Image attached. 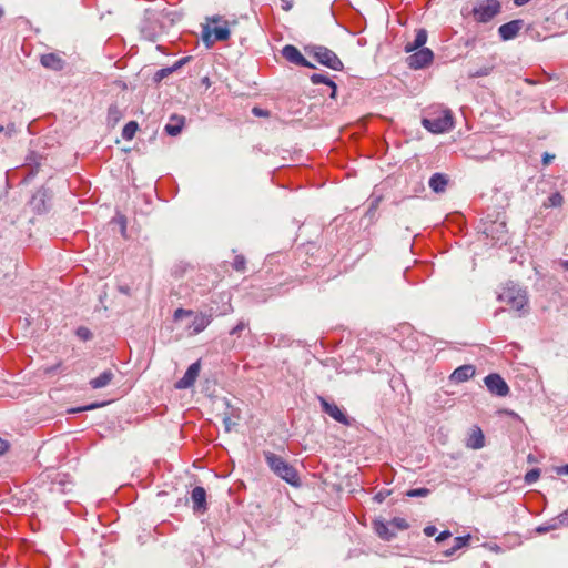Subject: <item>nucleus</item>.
Listing matches in <instances>:
<instances>
[{
	"label": "nucleus",
	"instance_id": "obj_1",
	"mask_svg": "<svg viewBox=\"0 0 568 568\" xmlns=\"http://www.w3.org/2000/svg\"><path fill=\"white\" fill-rule=\"evenodd\" d=\"M230 23L222 16L206 17V23L202 26V40L207 48L216 41H226L230 36Z\"/></svg>",
	"mask_w": 568,
	"mask_h": 568
},
{
	"label": "nucleus",
	"instance_id": "obj_36",
	"mask_svg": "<svg viewBox=\"0 0 568 568\" xmlns=\"http://www.w3.org/2000/svg\"><path fill=\"white\" fill-rule=\"evenodd\" d=\"M247 327V323L240 321L236 326L230 331V335H239L243 329Z\"/></svg>",
	"mask_w": 568,
	"mask_h": 568
},
{
	"label": "nucleus",
	"instance_id": "obj_53",
	"mask_svg": "<svg viewBox=\"0 0 568 568\" xmlns=\"http://www.w3.org/2000/svg\"><path fill=\"white\" fill-rule=\"evenodd\" d=\"M253 113H254V114H256V115H264V114H265V113H264V111H262V110H261V109H258V108H254V109H253Z\"/></svg>",
	"mask_w": 568,
	"mask_h": 568
},
{
	"label": "nucleus",
	"instance_id": "obj_18",
	"mask_svg": "<svg viewBox=\"0 0 568 568\" xmlns=\"http://www.w3.org/2000/svg\"><path fill=\"white\" fill-rule=\"evenodd\" d=\"M448 180L445 174L434 173L429 179V187L435 193H442L447 186Z\"/></svg>",
	"mask_w": 568,
	"mask_h": 568
},
{
	"label": "nucleus",
	"instance_id": "obj_30",
	"mask_svg": "<svg viewBox=\"0 0 568 568\" xmlns=\"http://www.w3.org/2000/svg\"><path fill=\"white\" fill-rule=\"evenodd\" d=\"M246 265V260L243 255H236L233 261V268L237 272H244Z\"/></svg>",
	"mask_w": 568,
	"mask_h": 568
},
{
	"label": "nucleus",
	"instance_id": "obj_19",
	"mask_svg": "<svg viewBox=\"0 0 568 568\" xmlns=\"http://www.w3.org/2000/svg\"><path fill=\"white\" fill-rule=\"evenodd\" d=\"M114 374L112 371L108 369L102 372L98 377L90 381V386L93 389H99L108 386L113 379Z\"/></svg>",
	"mask_w": 568,
	"mask_h": 568
},
{
	"label": "nucleus",
	"instance_id": "obj_46",
	"mask_svg": "<svg viewBox=\"0 0 568 568\" xmlns=\"http://www.w3.org/2000/svg\"><path fill=\"white\" fill-rule=\"evenodd\" d=\"M9 448L7 440L0 438V455L4 454Z\"/></svg>",
	"mask_w": 568,
	"mask_h": 568
},
{
	"label": "nucleus",
	"instance_id": "obj_31",
	"mask_svg": "<svg viewBox=\"0 0 568 568\" xmlns=\"http://www.w3.org/2000/svg\"><path fill=\"white\" fill-rule=\"evenodd\" d=\"M429 493H430V490L428 488H415V489H409L406 493V496H408V497H426L429 495Z\"/></svg>",
	"mask_w": 568,
	"mask_h": 568
},
{
	"label": "nucleus",
	"instance_id": "obj_34",
	"mask_svg": "<svg viewBox=\"0 0 568 568\" xmlns=\"http://www.w3.org/2000/svg\"><path fill=\"white\" fill-rule=\"evenodd\" d=\"M557 528H558L557 521H556V523H554V521H552V524H550V525H541V526H538V527L536 528V531H537L538 534H546V532H548V531H550V530H554V529H557Z\"/></svg>",
	"mask_w": 568,
	"mask_h": 568
},
{
	"label": "nucleus",
	"instance_id": "obj_17",
	"mask_svg": "<svg viewBox=\"0 0 568 568\" xmlns=\"http://www.w3.org/2000/svg\"><path fill=\"white\" fill-rule=\"evenodd\" d=\"M41 64L51 70H62L64 61L55 53H47L41 57Z\"/></svg>",
	"mask_w": 568,
	"mask_h": 568
},
{
	"label": "nucleus",
	"instance_id": "obj_52",
	"mask_svg": "<svg viewBox=\"0 0 568 568\" xmlns=\"http://www.w3.org/2000/svg\"><path fill=\"white\" fill-rule=\"evenodd\" d=\"M560 266L568 272V260H561Z\"/></svg>",
	"mask_w": 568,
	"mask_h": 568
},
{
	"label": "nucleus",
	"instance_id": "obj_40",
	"mask_svg": "<svg viewBox=\"0 0 568 568\" xmlns=\"http://www.w3.org/2000/svg\"><path fill=\"white\" fill-rule=\"evenodd\" d=\"M452 536V532L449 530H444L442 531L436 538H435V541L436 542H442L444 541L445 539L449 538Z\"/></svg>",
	"mask_w": 568,
	"mask_h": 568
},
{
	"label": "nucleus",
	"instance_id": "obj_23",
	"mask_svg": "<svg viewBox=\"0 0 568 568\" xmlns=\"http://www.w3.org/2000/svg\"><path fill=\"white\" fill-rule=\"evenodd\" d=\"M138 129H139V125L135 121L128 122L122 130V138L128 141L132 140L134 138Z\"/></svg>",
	"mask_w": 568,
	"mask_h": 568
},
{
	"label": "nucleus",
	"instance_id": "obj_26",
	"mask_svg": "<svg viewBox=\"0 0 568 568\" xmlns=\"http://www.w3.org/2000/svg\"><path fill=\"white\" fill-rule=\"evenodd\" d=\"M388 523L390 524L392 529H394L395 532L396 530H406L409 527L408 523L400 517H395Z\"/></svg>",
	"mask_w": 568,
	"mask_h": 568
},
{
	"label": "nucleus",
	"instance_id": "obj_41",
	"mask_svg": "<svg viewBox=\"0 0 568 568\" xmlns=\"http://www.w3.org/2000/svg\"><path fill=\"white\" fill-rule=\"evenodd\" d=\"M436 532H437V528H436L435 526L429 525V526H426V527L424 528V534H425L427 537H433V536H435V535H436Z\"/></svg>",
	"mask_w": 568,
	"mask_h": 568
},
{
	"label": "nucleus",
	"instance_id": "obj_43",
	"mask_svg": "<svg viewBox=\"0 0 568 568\" xmlns=\"http://www.w3.org/2000/svg\"><path fill=\"white\" fill-rule=\"evenodd\" d=\"M119 115H120V112H119L118 108L115 105H111L109 108V118L114 116V119L116 120L119 118Z\"/></svg>",
	"mask_w": 568,
	"mask_h": 568
},
{
	"label": "nucleus",
	"instance_id": "obj_56",
	"mask_svg": "<svg viewBox=\"0 0 568 568\" xmlns=\"http://www.w3.org/2000/svg\"><path fill=\"white\" fill-rule=\"evenodd\" d=\"M335 95H336V91H334V88H332L331 98H335Z\"/></svg>",
	"mask_w": 568,
	"mask_h": 568
},
{
	"label": "nucleus",
	"instance_id": "obj_3",
	"mask_svg": "<svg viewBox=\"0 0 568 568\" xmlns=\"http://www.w3.org/2000/svg\"><path fill=\"white\" fill-rule=\"evenodd\" d=\"M305 51L312 55L318 63L335 70L341 71L343 69V62L336 55L334 51L323 45H307Z\"/></svg>",
	"mask_w": 568,
	"mask_h": 568
},
{
	"label": "nucleus",
	"instance_id": "obj_21",
	"mask_svg": "<svg viewBox=\"0 0 568 568\" xmlns=\"http://www.w3.org/2000/svg\"><path fill=\"white\" fill-rule=\"evenodd\" d=\"M427 41V32L426 30L424 29H419L415 36V39L413 42H408L406 45H405V51L406 52H412V51H416L417 49L419 48H423V45L426 43Z\"/></svg>",
	"mask_w": 568,
	"mask_h": 568
},
{
	"label": "nucleus",
	"instance_id": "obj_38",
	"mask_svg": "<svg viewBox=\"0 0 568 568\" xmlns=\"http://www.w3.org/2000/svg\"><path fill=\"white\" fill-rule=\"evenodd\" d=\"M44 197H45V192L43 190H39L33 195L32 201H33V203L41 202L42 204H44Z\"/></svg>",
	"mask_w": 568,
	"mask_h": 568
},
{
	"label": "nucleus",
	"instance_id": "obj_13",
	"mask_svg": "<svg viewBox=\"0 0 568 568\" xmlns=\"http://www.w3.org/2000/svg\"><path fill=\"white\" fill-rule=\"evenodd\" d=\"M191 499L193 503V509L197 513H204L207 509L206 505V491L203 487H195L191 493Z\"/></svg>",
	"mask_w": 568,
	"mask_h": 568
},
{
	"label": "nucleus",
	"instance_id": "obj_35",
	"mask_svg": "<svg viewBox=\"0 0 568 568\" xmlns=\"http://www.w3.org/2000/svg\"><path fill=\"white\" fill-rule=\"evenodd\" d=\"M103 404L94 403V404H90V405H87V406L73 408V409L70 410V413H80V412H84V410H91V409H95V408H98V407H100Z\"/></svg>",
	"mask_w": 568,
	"mask_h": 568
},
{
	"label": "nucleus",
	"instance_id": "obj_57",
	"mask_svg": "<svg viewBox=\"0 0 568 568\" xmlns=\"http://www.w3.org/2000/svg\"><path fill=\"white\" fill-rule=\"evenodd\" d=\"M4 131V126L0 124V133Z\"/></svg>",
	"mask_w": 568,
	"mask_h": 568
},
{
	"label": "nucleus",
	"instance_id": "obj_33",
	"mask_svg": "<svg viewBox=\"0 0 568 568\" xmlns=\"http://www.w3.org/2000/svg\"><path fill=\"white\" fill-rule=\"evenodd\" d=\"M552 521H557L558 528L560 526H568V509L561 513L557 518H554Z\"/></svg>",
	"mask_w": 568,
	"mask_h": 568
},
{
	"label": "nucleus",
	"instance_id": "obj_15",
	"mask_svg": "<svg viewBox=\"0 0 568 568\" xmlns=\"http://www.w3.org/2000/svg\"><path fill=\"white\" fill-rule=\"evenodd\" d=\"M475 374L473 365H463L457 367L450 375V381L455 383H463L471 378Z\"/></svg>",
	"mask_w": 568,
	"mask_h": 568
},
{
	"label": "nucleus",
	"instance_id": "obj_2",
	"mask_svg": "<svg viewBox=\"0 0 568 568\" xmlns=\"http://www.w3.org/2000/svg\"><path fill=\"white\" fill-rule=\"evenodd\" d=\"M263 456L265 458L267 466L276 476H278L280 478H282L292 486L300 485V476L297 470L286 460H284L283 457L272 452H263Z\"/></svg>",
	"mask_w": 568,
	"mask_h": 568
},
{
	"label": "nucleus",
	"instance_id": "obj_12",
	"mask_svg": "<svg viewBox=\"0 0 568 568\" xmlns=\"http://www.w3.org/2000/svg\"><path fill=\"white\" fill-rule=\"evenodd\" d=\"M524 26V21L520 19L511 20L499 27L498 33L504 41L514 39Z\"/></svg>",
	"mask_w": 568,
	"mask_h": 568
},
{
	"label": "nucleus",
	"instance_id": "obj_20",
	"mask_svg": "<svg viewBox=\"0 0 568 568\" xmlns=\"http://www.w3.org/2000/svg\"><path fill=\"white\" fill-rule=\"evenodd\" d=\"M183 125L184 118L172 115L170 119V123L165 125L164 130L169 135L176 136L179 133H181Z\"/></svg>",
	"mask_w": 568,
	"mask_h": 568
},
{
	"label": "nucleus",
	"instance_id": "obj_55",
	"mask_svg": "<svg viewBox=\"0 0 568 568\" xmlns=\"http://www.w3.org/2000/svg\"><path fill=\"white\" fill-rule=\"evenodd\" d=\"M3 14H4V10L2 7H0V19L3 17Z\"/></svg>",
	"mask_w": 568,
	"mask_h": 568
},
{
	"label": "nucleus",
	"instance_id": "obj_8",
	"mask_svg": "<svg viewBox=\"0 0 568 568\" xmlns=\"http://www.w3.org/2000/svg\"><path fill=\"white\" fill-rule=\"evenodd\" d=\"M282 55L285 60H287L288 62H291L295 65L305 67V68H310V69L315 68V65L313 63H311L308 60H306L303 57V54L300 52V50L292 44H286L283 47Z\"/></svg>",
	"mask_w": 568,
	"mask_h": 568
},
{
	"label": "nucleus",
	"instance_id": "obj_32",
	"mask_svg": "<svg viewBox=\"0 0 568 568\" xmlns=\"http://www.w3.org/2000/svg\"><path fill=\"white\" fill-rule=\"evenodd\" d=\"M77 336L82 341H89L92 338V333L89 328L80 326L75 331Z\"/></svg>",
	"mask_w": 568,
	"mask_h": 568
},
{
	"label": "nucleus",
	"instance_id": "obj_11",
	"mask_svg": "<svg viewBox=\"0 0 568 568\" xmlns=\"http://www.w3.org/2000/svg\"><path fill=\"white\" fill-rule=\"evenodd\" d=\"M320 403L323 412L329 415L333 419L343 425L351 424L346 414L336 404L329 403L324 397H320Z\"/></svg>",
	"mask_w": 568,
	"mask_h": 568
},
{
	"label": "nucleus",
	"instance_id": "obj_22",
	"mask_svg": "<svg viewBox=\"0 0 568 568\" xmlns=\"http://www.w3.org/2000/svg\"><path fill=\"white\" fill-rule=\"evenodd\" d=\"M211 323V316L205 314H199L194 317L191 327L194 334H199L204 331L207 325Z\"/></svg>",
	"mask_w": 568,
	"mask_h": 568
},
{
	"label": "nucleus",
	"instance_id": "obj_25",
	"mask_svg": "<svg viewBox=\"0 0 568 568\" xmlns=\"http://www.w3.org/2000/svg\"><path fill=\"white\" fill-rule=\"evenodd\" d=\"M311 81L314 84H320V83L327 84L328 87L334 88V91H337V87H336L335 82H333L325 74L314 73L311 75Z\"/></svg>",
	"mask_w": 568,
	"mask_h": 568
},
{
	"label": "nucleus",
	"instance_id": "obj_47",
	"mask_svg": "<svg viewBox=\"0 0 568 568\" xmlns=\"http://www.w3.org/2000/svg\"><path fill=\"white\" fill-rule=\"evenodd\" d=\"M281 2L283 10L288 11L292 9L293 3L291 0H281Z\"/></svg>",
	"mask_w": 568,
	"mask_h": 568
},
{
	"label": "nucleus",
	"instance_id": "obj_39",
	"mask_svg": "<svg viewBox=\"0 0 568 568\" xmlns=\"http://www.w3.org/2000/svg\"><path fill=\"white\" fill-rule=\"evenodd\" d=\"M191 314H192L191 311H186V310H183V308H178L174 312V318L178 321V320H181L183 316H190Z\"/></svg>",
	"mask_w": 568,
	"mask_h": 568
},
{
	"label": "nucleus",
	"instance_id": "obj_49",
	"mask_svg": "<svg viewBox=\"0 0 568 568\" xmlns=\"http://www.w3.org/2000/svg\"><path fill=\"white\" fill-rule=\"evenodd\" d=\"M558 475H567L568 476V465H564L557 468Z\"/></svg>",
	"mask_w": 568,
	"mask_h": 568
},
{
	"label": "nucleus",
	"instance_id": "obj_4",
	"mask_svg": "<svg viewBox=\"0 0 568 568\" xmlns=\"http://www.w3.org/2000/svg\"><path fill=\"white\" fill-rule=\"evenodd\" d=\"M498 300L517 312L524 311L528 302L525 291L514 284L505 286L499 293Z\"/></svg>",
	"mask_w": 568,
	"mask_h": 568
},
{
	"label": "nucleus",
	"instance_id": "obj_48",
	"mask_svg": "<svg viewBox=\"0 0 568 568\" xmlns=\"http://www.w3.org/2000/svg\"><path fill=\"white\" fill-rule=\"evenodd\" d=\"M7 135L11 136L16 132L14 124H9L3 131Z\"/></svg>",
	"mask_w": 568,
	"mask_h": 568
},
{
	"label": "nucleus",
	"instance_id": "obj_6",
	"mask_svg": "<svg viewBox=\"0 0 568 568\" xmlns=\"http://www.w3.org/2000/svg\"><path fill=\"white\" fill-rule=\"evenodd\" d=\"M423 126L433 133H444L449 131L453 125V114L450 110L443 111L439 115L425 118L422 121Z\"/></svg>",
	"mask_w": 568,
	"mask_h": 568
},
{
	"label": "nucleus",
	"instance_id": "obj_42",
	"mask_svg": "<svg viewBox=\"0 0 568 568\" xmlns=\"http://www.w3.org/2000/svg\"><path fill=\"white\" fill-rule=\"evenodd\" d=\"M554 159H555V154H550V153H548V152H545V153L542 154V159H541V161H542V164H544V165H548V164H550V163H551V161H552Z\"/></svg>",
	"mask_w": 568,
	"mask_h": 568
},
{
	"label": "nucleus",
	"instance_id": "obj_24",
	"mask_svg": "<svg viewBox=\"0 0 568 568\" xmlns=\"http://www.w3.org/2000/svg\"><path fill=\"white\" fill-rule=\"evenodd\" d=\"M564 204V197L559 192L552 193L544 202L545 207H560Z\"/></svg>",
	"mask_w": 568,
	"mask_h": 568
},
{
	"label": "nucleus",
	"instance_id": "obj_5",
	"mask_svg": "<svg viewBox=\"0 0 568 568\" xmlns=\"http://www.w3.org/2000/svg\"><path fill=\"white\" fill-rule=\"evenodd\" d=\"M500 9L498 0H481L473 8L471 13L477 22L486 23L493 20Z\"/></svg>",
	"mask_w": 568,
	"mask_h": 568
},
{
	"label": "nucleus",
	"instance_id": "obj_44",
	"mask_svg": "<svg viewBox=\"0 0 568 568\" xmlns=\"http://www.w3.org/2000/svg\"><path fill=\"white\" fill-rule=\"evenodd\" d=\"M187 60H190V57H186V58H182L180 59L178 62H175L173 64V67L171 69H173V71L178 70L179 68H181Z\"/></svg>",
	"mask_w": 568,
	"mask_h": 568
},
{
	"label": "nucleus",
	"instance_id": "obj_29",
	"mask_svg": "<svg viewBox=\"0 0 568 568\" xmlns=\"http://www.w3.org/2000/svg\"><path fill=\"white\" fill-rule=\"evenodd\" d=\"M470 540V535H466V536H459V537H456L454 539V545L453 547L456 549V550H459L464 547H466L468 545Z\"/></svg>",
	"mask_w": 568,
	"mask_h": 568
},
{
	"label": "nucleus",
	"instance_id": "obj_45",
	"mask_svg": "<svg viewBox=\"0 0 568 568\" xmlns=\"http://www.w3.org/2000/svg\"><path fill=\"white\" fill-rule=\"evenodd\" d=\"M173 72V69L171 68H165V69H161L160 71H158L156 75L162 79L163 77L168 75L169 73H172Z\"/></svg>",
	"mask_w": 568,
	"mask_h": 568
},
{
	"label": "nucleus",
	"instance_id": "obj_54",
	"mask_svg": "<svg viewBox=\"0 0 568 568\" xmlns=\"http://www.w3.org/2000/svg\"><path fill=\"white\" fill-rule=\"evenodd\" d=\"M120 223L122 224V232L124 233L125 232V217L124 216H121L120 217Z\"/></svg>",
	"mask_w": 568,
	"mask_h": 568
},
{
	"label": "nucleus",
	"instance_id": "obj_16",
	"mask_svg": "<svg viewBox=\"0 0 568 568\" xmlns=\"http://www.w3.org/2000/svg\"><path fill=\"white\" fill-rule=\"evenodd\" d=\"M374 529L377 536L385 541H390L393 538L396 537V532L394 531V529H392L389 523L376 520L374 521Z\"/></svg>",
	"mask_w": 568,
	"mask_h": 568
},
{
	"label": "nucleus",
	"instance_id": "obj_58",
	"mask_svg": "<svg viewBox=\"0 0 568 568\" xmlns=\"http://www.w3.org/2000/svg\"><path fill=\"white\" fill-rule=\"evenodd\" d=\"M565 16H566V18L568 19V8H567V11H566Z\"/></svg>",
	"mask_w": 568,
	"mask_h": 568
},
{
	"label": "nucleus",
	"instance_id": "obj_28",
	"mask_svg": "<svg viewBox=\"0 0 568 568\" xmlns=\"http://www.w3.org/2000/svg\"><path fill=\"white\" fill-rule=\"evenodd\" d=\"M222 422L226 433H230L237 425V422L233 420V415H227L226 413L224 414Z\"/></svg>",
	"mask_w": 568,
	"mask_h": 568
},
{
	"label": "nucleus",
	"instance_id": "obj_50",
	"mask_svg": "<svg viewBox=\"0 0 568 568\" xmlns=\"http://www.w3.org/2000/svg\"><path fill=\"white\" fill-rule=\"evenodd\" d=\"M456 551H457V550H456L454 547H450L449 549H446V550L443 552V555H444L445 557H450V556H453Z\"/></svg>",
	"mask_w": 568,
	"mask_h": 568
},
{
	"label": "nucleus",
	"instance_id": "obj_14",
	"mask_svg": "<svg viewBox=\"0 0 568 568\" xmlns=\"http://www.w3.org/2000/svg\"><path fill=\"white\" fill-rule=\"evenodd\" d=\"M466 446L471 449H480L485 446V436L479 427L475 426L470 429Z\"/></svg>",
	"mask_w": 568,
	"mask_h": 568
},
{
	"label": "nucleus",
	"instance_id": "obj_27",
	"mask_svg": "<svg viewBox=\"0 0 568 568\" xmlns=\"http://www.w3.org/2000/svg\"><path fill=\"white\" fill-rule=\"evenodd\" d=\"M540 477V470L538 468H532L525 475V483L530 485L538 480Z\"/></svg>",
	"mask_w": 568,
	"mask_h": 568
},
{
	"label": "nucleus",
	"instance_id": "obj_10",
	"mask_svg": "<svg viewBox=\"0 0 568 568\" xmlns=\"http://www.w3.org/2000/svg\"><path fill=\"white\" fill-rule=\"evenodd\" d=\"M200 371H201L200 361L191 364L189 366V368L186 369L185 374L183 375V377L180 378L175 383V388L187 389V388L192 387L194 385L196 378L199 377Z\"/></svg>",
	"mask_w": 568,
	"mask_h": 568
},
{
	"label": "nucleus",
	"instance_id": "obj_9",
	"mask_svg": "<svg viewBox=\"0 0 568 568\" xmlns=\"http://www.w3.org/2000/svg\"><path fill=\"white\" fill-rule=\"evenodd\" d=\"M433 58H434V54L430 49L422 48L419 50L417 49L416 52L410 54L407 58V61H408V65L412 69L417 70V69H422V68L426 67L427 64H429L433 61Z\"/></svg>",
	"mask_w": 568,
	"mask_h": 568
},
{
	"label": "nucleus",
	"instance_id": "obj_51",
	"mask_svg": "<svg viewBox=\"0 0 568 568\" xmlns=\"http://www.w3.org/2000/svg\"><path fill=\"white\" fill-rule=\"evenodd\" d=\"M530 0H514V3L517 6V7H521L526 3H528Z\"/></svg>",
	"mask_w": 568,
	"mask_h": 568
},
{
	"label": "nucleus",
	"instance_id": "obj_7",
	"mask_svg": "<svg viewBox=\"0 0 568 568\" xmlns=\"http://www.w3.org/2000/svg\"><path fill=\"white\" fill-rule=\"evenodd\" d=\"M487 389L496 396L505 397L509 394V387L504 378L496 373L488 374L484 378Z\"/></svg>",
	"mask_w": 568,
	"mask_h": 568
},
{
	"label": "nucleus",
	"instance_id": "obj_37",
	"mask_svg": "<svg viewBox=\"0 0 568 568\" xmlns=\"http://www.w3.org/2000/svg\"><path fill=\"white\" fill-rule=\"evenodd\" d=\"M389 495L390 490L383 489L374 496V500L377 503H383Z\"/></svg>",
	"mask_w": 568,
	"mask_h": 568
}]
</instances>
